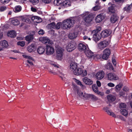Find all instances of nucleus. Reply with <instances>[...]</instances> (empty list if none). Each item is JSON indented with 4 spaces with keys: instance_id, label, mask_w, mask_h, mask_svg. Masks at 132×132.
<instances>
[{
    "instance_id": "864d4df0",
    "label": "nucleus",
    "mask_w": 132,
    "mask_h": 132,
    "mask_svg": "<svg viewBox=\"0 0 132 132\" xmlns=\"http://www.w3.org/2000/svg\"><path fill=\"white\" fill-rule=\"evenodd\" d=\"M83 39L84 40H91V38L89 37L86 36H85L83 37Z\"/></svg>"
},
{
    "instance_id": "c03bdc74",
    "label": "nucleus",
    "mask_w": 132,
    "mask_h": 132,
    "mask_svg": "<svg viewBox=\"0 0 132 132\" xmlns=\"http://www.w3.org/2000/svg\"><path fill=\"white\" fill-rule=\"evenodd\" d=\"M87 71L86 70H84L83 69H82V71L81 72V75L82 76H85L87 75Z\"/></svg>"
},
{
    "instance_id": "f03ea898",
    "label": "nucleus",
    "mask_w": 132,
    "mask_h": 132,
    "mask_svg": "<svg viewBox=\"0 0 132 132\" xmlns=\"http://www.w3.org/2000/svg\"><path fill=\"white\" fill-rule=\"evenodd\" d=\"M85 54L88 59L93 60L94 59H96L98 58L99 55L94 54L93 53L91 50H89V49L87 50L85 52Z\"/></svg>"
},
{
    "instance_id": "ea45409f",
    "label": "nucleus",
    "mask_w": 132,
    "mask_h": 132,
    "mask_svg": "<svg viewBox=\"0 0 132 132\" xmlns=\"http://www.w3.org/2000/svg\"><path fill=\"white\" fill-rule=\"evenodd\" d=\"M62 1L61 0H55L54 2V4L55 5H62Z\"/></svg>"
},
{
    "instance_id": "20e7f679",
    "label": "nucleus",
    "mask_w": 132,
    "mask_h": 132,
    "mask_svg": "<svg viewBox=\"0 0 132 132\" xmlns=\"http://www.w3.org/2000/svg\"><path fill=\"white\" fill-rule=\"evenodd\" d=\"M84 17V20L87 23H90L92 20V16L88 12H86L82 15Z\"/></svg>"
},
{
    "instance_id": "2eb2a0df",
    "label": "nucleus",
    "mask_w": 132,
    "mask_h": 132,
    "mask_svg": "<svg viewBox=\"0 0 132 132\" xmlns=\"http://www.w3.org/2000/svg\"><path fill=\"white\" fill-rule=\"evenodd\" d=\"M111 33V31L110 30H105L102 31L101 34L102 36L106 37L109 36Z\"/></svg>"
},
{
    "instance_id": "a211bd4d",
    "label": "nucleus",
    "mask_w": 132,
    "mask_h": 132,
    "mask_svg": "<svg viewBox=\"0 0 132 132\" xmlns=\"http://www.w3.org/2000/svg\"><path fill=\"white\" fill-rule=\"evenodd\" d=\"M22 56L24 58L27 59V62L30 65H33L32 62L34 61L33 59L31 56L26 55H23Z\"/></svg>"
},
{
    "instance_id": "c9c22d12",
    "label": "nucleus",
    "mask_w": 132,
    "mask_h": 132,
    "mask_svg": "<svg viewBox=\"0 0 132 132\" xmlns=\"http://www.w3.org/2000/svg\"><path fill=\"white\" fill-rule=\"evenodd\" d=\"M122 86V84H121L120 83L118 85L116 86L115 87L116 90V92H118L121 89Z\"/></svg>"
},
{
    "instance_id": "0e129e2a",
    "label": "nucleus",
    "mask_w": 132,
    "mask_h": 132,
    "mask_svg": "<svg viewBox=\"0 0 132 132\" xmlns=\"http://www.w3.org/2000/svg\"><path fill=\"white\" fill-rule=\"evenodd\" d=\"M96 84L99 87H100L101 86V84L100 82L99 81L97 80L96 81Z\"/></svg>"
},
{
    "instance_id": "7ed1b4c3",
    "label": "nucleus",
    "mask_w": 132,
    "mask_h": 132,
    "mask_svg": "<svg viewBox=\"0 0 132 132\" xmlns=\"http://www.w3.org/2000/svg\"><path fill=\"white\" fill-rule=\"evenodd\" d=\"M56 58L60 60L62 59L63 55L64 49L60 47H58L56 48Z\"/></svg>"
},
{
    "instance_id": "13d9d810",
    "label": "nucleus",
    "mask_w": 132,
    "mask_h": 132,
    "mask_svg": "<svg viewBox=\"0 0 132 132\" xmlns=\"http://www.w3.org/2000/svg\"><path fill=\"white\" fill-rule=\"evenodd\" d=\"M6 9V7L4 6H2L0 8V11H3L5 10Z\"/></svg>"
},
{
    "instance_id": "412c9836",
    "label": "nucleus",
    "mask_w": 132,
    "mask_h": 132,
    "mask_svg": "<svg viewBox=\"0 0 132 132\" xmlns=\"http://www.w3.org/2000/svg\"><path fill=\"white\" fill-rule=\"evenodd\" d=\"M77 65L76 63L72 62L70 63L69 68L71 70L74 71L77 69Z\"/></svg>"
},
{
    "instance_id": "f704fd0d",
    "label": "nucleus",
    "mask_w": 132,
    "mask_h": 132,
    "mask_svg": "<svg viewBox=\"0 0 132 132\" xmlns=\"http://www.w3.org/2000/svg\"><path fill=\"white\" fill-rule=\"evenodd\" d=\"M73 80L78 85H80L81 87L83 88L84 87V85L82 84L81 82L80 81L75 78H73Z\"/></svg>"
},
{
    "instance_id": "4468645a",
    "label": "nucleus",
    "mask_w": 132,
    "mask_h": 132,
    "mask_svg": "<svg viewBox=\"0 0 132 132\" xmlns=\"http://www.w3.org/2000/svg\"><path fill=\"white\" fill-rule=\"evenodd\" d=\"M92 87L93 90L95 93L102 96L104 94L103 93L98 91V88L96 85H93Z\"/></svg>"
},
{
    "instance_id": "9b49d317",
    "label": "nucleus",
    "mask_w": 132,
    "mask_h": 132,
    "mask_svg": "<svg viewBox=\"0 0 132 132\" xmlns=\"http://www.w3.org/2000/svg\"><path fill=\"white\" fill-rule=\"evenodd\" d=\"M93 39L95 42L99 41L101 38V35L100 32H95L93 33Z\"/></svg>"
},
{
    "instance_id": "69168bd1",
    "label": "nucleus",
    "mask_w": 132,
    "mask_h": 132,
    "mask_svg": "<svg viewBox=\"0 0 132 132\" xmlns=\"http://www.w3.org/2000/svg\"><path fill=\"white\" fill-rule=\"evenodd\" d=\"M123 91L125 92H127L129 90V89L128 88L126 87H124L123 89Z\"/></svg>"
},
{
    "instance_id": "dca6fc26",
    "label": "nucleus",
    "mask_w": 132,
    "mask_h": 132,
    "mask_svg": "<svg viewBox=\"0 0 132 132\" xmlns=\"http://www.w3.org/2000/svg\"><path fill=\"white\" fill-rule=\"evenodd\" d=\"M82 80V81L86 85H90L93 83L92 81L87 77H84Z\"/></svg>"
},
{
    "instance_id": "79ce46f5",
    "label": "nucleus",
    "mask_w": 132,
    "mask_h": 132,
    "mask_svg": "<svg viewBox=\"0 0 132 132\" xmlns=\"http://www.w3.org/2000/svg\"><path fill=\"white\" fill-rule=\"evenodd\" d=\"M101 28L100 26H98L97 27L96 29L93 31L91 33H93L95 32H100V31L101 30Z\"/></svg>"
},
{
    "instance_id": "4c0bfd02",
    "label": "nucleus",
    "mask_w": 132,
    "mask_h": 132,
    "mask_svg": "<svg viewBox=\"0 0 132 132\" xmlns=\"http://www.w3.org/2000/svg\"><path fill=\"white\" fill-rule=\"evenodd\" d=\"M62 22H59L57 23L56 25L55 24V29H59L60 27L62 28Z\"/></svg>"
},
{
    "instance_id": "f8f14e48",
    "label": "nucleus",
    "mask_w": 132,
    "mask_h": 132,
    "mask_svg": "<svg viewBox=\"0 0 132 132\" xmlns=\"http://www.w3.org/2000/svg\"><path fill=\"white\" fill-rule=\"evenodd\" d=\"M78 32L76 31L70 32L68 35V37L70 39H73L76 38L78 36Z\"/></svg>"
},
{
    "instance_id": "e2e57ef3",
    "label": "nucleus",
    "mask_w": 132,
    "mask_h": 132,
    "mask_svg": "<svg viewBox=\"0 0 132 132\" xmlns=\"http://www.w3.org/2000/svg\"><path fill=\"white\" fill-rule=\"evenodd\" d=\"M45 3H48L51 2L50 0H42Z\"/></svg>"
},
{
    "instance_id": "a18cd8bd",
    "label": "nucleus",
    "mask_w": 132,
    "mask_h": 132,
    "mask_svg": "<svg viewBox=\"0 0 132 132\" xmlns=\"http://www.w3.org/2000/svg\"><path fill=\"white\" fill-rule=\"evenodd\" d=\"M15 12H18L21 11V7L19 6L18 5L15 7Z\"/></svg>"
},
{
    "instance_id": "72a5a7b5",
    "label": "nucleus",
    "mask_w": 132,
    "mask_h": 132,
    "mask_svg": "<svg viewBox=\"0 0 132 132\" xmlns=\"http://www.w3.org/2000/svg\"><path fill=\"white\" fill-rule=\"evenodd\" d=\"M55 23L54 22H52L48 24L47 26V28L48 29H55Z\"/></svg>"
},
{
    "instance_id": "338daca9",
    "label": "nucleus",
    "mask_w": 132,
    "mask_h": 132,
    "mask_svg": "<svg viewBox=\"0 0 132 132\" xmlns=\"http://www.w3.org/2000/svg\"><path fill=\"white\" fill-rule=\"evenodd\" d=\"M112 62L113 65L114 66H116V61L113 58L112 59Z\"/></svg>"
},
{
    "instance_id": "7c9ffc66",
    "label": "nucleus",
    "mask_w": 132,
    "mask_h": 132,
    "mask_svg": "<svg viewBox=\"0 0 132 132\" xmlns=\"http://www.w3.org/2000/svg\"><path fill=\"white\" fill-rule=\"evenodd\" d=\"M0 45L3 47L6 48L7 47L8 45L7 42L4 40L0 42Z\"/></svg>"
},
{
    "instance_id": "2f4dec72",
    "label": "nucleus",
    "mask_w": 132,
    "mask_h": 132,
    "mask_svg": "<svg viewBox=\"0 0 132 132\" xmlns=\"http://www.w3.org/2000/svg\"><path fill=\"white\" fill-rule=\"evenodd\" d=\"M37 52L39 54H43L45 51L44 48L42 47H39L37 49Z\"/></svg>"
},
{
    "instance_id": "49530a36",
    "label": "nucleus",
    "mask_w": 132,
    "mask_h": 132,
    "mask_svg": "<svg viewBox=\"0 0 132 132\" xmlns=\"http://www.w3.org/2000/svg\"><path fill=\"white\" fill-rule=\"evenodd\" d=\"M126 104L124 103H122L119 104V106L120 109L125 108L126 107Z\"/></svg>"
},
{
    "instance_id": "f3484780",
    "label": "nucleus",
    "mask_w": 132,
    "mask_h": 132,
    "mask_svg": "<svg viewBox=\"0 0 132 132\" xmlns=\"http://www.w3.org/2000/svg\"><path fill=\"white\" fill-rule=\"evenodd\" d=\"M104 73L102 71L98 72L96 75V78L98 80L102 79L104 77Z\"/></svg>"
},
{
    "instance_id": "f257e3e1",
    "label": "nucleus",
    "mask_w": 132,
    "mask_h": 132,
    "mask_svg": "<svg viewBox=\"0 0 132 132\" xmlns=\"http://www.w3.org/2000/svg\"><path fill=\"white\" fill-rule=\"evenodd\" d=\"M77 19V18L73 17L64 20L62 22V28L65 29H70L73 26Z\"/></svg>"
},
{
    "instance_id": "aec40b11",
    "label": "nucleus",
    "mask_w": 132,
    "mask_h": 132,
    "mask_svg": "<svg viewBox=\"0 0 132 132\" xmlns=\"http://www.w3.org/2000/svg\"><path fill=\"white\" fill-rule=\"evenodd\" d=\"M108 5L110 6L108 8L109 12L111 13L114 12L115 11L114 7H115V5L114 4H112L111 3H109Z\"/></svg>"
},
{
    "instance_id": "4be33fe9",
    "label": "nucleus",
    "mask_w": 132,
    "mask_h": 132,
    "mask_svg": "<svg viewBox=\"0 0 132 132\" xmlns=\"http://www.w3.org/2000/svg\"><path fill=\"white\" fill-rule=\"evenodd\" d=\"M63 7H67L71 5V2L69 0H65L62 3Z\"/></svg>"
},
{
    "instance_id": "393cba45",
    "label": "nucleus",
    "mask_w": 132,
    "mask_h": 132,
    "mask_svg": "<svg viewBox=\"0 0 132 132\" xmlns=\"http://www.w3.org/2000/svg\"><path fill=\"white\" fill-rule=\"evenodd\" d=\"M16 32L13 30L8 32L7 33V36L11 38L14 37L16 36Z\"/></svg>"
},
{
    "instance_id": "5701e85b",
    "label": "nucleus",
    "mask_w": 132,
    "mask_h": 132,
    "mask_svg": "<svg viewBox=\"0 0 132 132\" xmlns=\"http://www.w3.org/2000/svg\"><path fill=\"white\" fill-rule=\"evenodd\" d=\"M31 19L34 22L37 23H39L42 21V20L40 18L36 16H32L31 18Z\"/></svg>"
},
{
    "instance_id": "a19ab883",
    "label": "nucleus",
    "mask_w": 132,
    "mask_h": 132,
    "mask_svg": "<svg viewBox=\"0 0 132 132\" xmlns=\"http://www.w3.org/2000/svg\"><path fill=\"white\" fill-rule=\"evenodd\" d=\"M121 114L125 116H127L128 115V112L125 109H121Z\"/></svg>"
},
{
    "instance_id": "bb28decb",
    "label": "nucleus",
    "mask_w": 132,
    "mask_h": 132,
    "mask_svg": "<svg viewBox=\"0 0 132 132\" xmlns=\"http://www.w3.org/2000/svg\"><path fill=\"white\" fill-rule=\"evenodd\" d=\"M10 20L11 21V23L14 25H17L19 24V21L16 19H11Z\"/></svg>"
},
{
    "instance_id": "b1692460",
    "label": "nucleus",
    "mask_w": 132,
    "mask_h": 132,
    "mask_svg": "<svg viewBox=\"0 0 132 132\" xmlns=\"http://www.w3.org/2000/svg\"><path fill=\"white\" fill-rule=\"evenodd\" d=\"M103 109L108 114L115 118L116 116L115 114L113 112L110 111L108 108L104 107L103 108Z\"/></svg>"
},
{
    "instance_id": "0eeeda50",
    "label": "nucleus",
    "mask_w": 132,
    "mask_h": 132,
    "mask_svg": "<svg viewBox=\"0 0 132 132\" xmlns=\"http://www.w3.org/2000/svg\"><path fill=\"white\" fill-rule=\"evenodd\" d=\"M78 47L79 50L81 51H83L85 52L87 50L89 49L87 45L82 43H80Z\"/></svg>"
},
{
    "instance_id": "6ab92c4d",
    "label": "nucleus",
    "mask_w": 132,
    "mask_h": 132,
    "mask_svg": "<svg viewBox=\"0 0 132 132\" xmlns=\"http://www.w3.org/2000/svg\"><path fill=\"white\" fill-rule=\"evenodd\" d=\"M105 18V16L103 14H100L96 17L95 19L96 21V22L99 23L101 21Z\"/></svg>"
},
{
    "instance_id": "3c124183",
    "label": "nucleus",
    "mask_w": 132,
    "mask_h": 132,
    "mask_svg": "<svg viewBox=\"0 0 132 132\" xmlns=\"http://www.w3.org/2000/svg\"><path fill=\"white\" fill-rule=\"evenodd\" d=\"M100 6H96L93 8V10L94 11H97L100 9Z\"/></svg>"
},
{
    "instance_id": "ddd939ff",
    "label": "nucleus",
    "mask_w": 132,
    "mask_h": 132,
    "mask_svg": "<svg viewBox=\"0 0 132 132\" xmlns=\"http://www.w3.org/2000/svg\"><path fill=\"white\" fill-rule=\"evenodd\" d=\"M108 44V41H103L98 44V47L99 49L102 50L106 47Z\"/></svg>"
},
{
    "instance_id": "9d476101",
    "label": "nucleus",
    "mask_w": 132,
    "mask_h": 132,
    "mask_svg": "<svg viewBox=\"0 0 132 132\" xmlns=\"http://www.w3.org/2000/svg\"><path fill=\"white\" fill-rule=\"evenodd\" d=\"M110 51L109 49L106 48L103 51L102 58L104 59H107L110 55Z\"/></svg>"
},
{
    "instance_id": "09e8293b",
    "label": "nucleus",
    "mask_w": 132,
    "mask_h": 132,
    "mask_svg": "<svg viewBox=\"0 0 132 132\" xmlns=\"http://www.w3.org/2000/svg\"><path fill=\"white\" fill-rule=\"evenodd\" d=\"M29 1L34 5H35L39 2L38 0H29Z\"/></svg>"
},
{
    "instance_id": "e433bc0d",
    "label": "nucleus",
    "mask_w": 132,
    "mask_h": 132,
    "mask_svg": "<svg viewBox=\"0 0 132 132\" xmlns=\"http://www.w3.org/2000/svg\"><path fill=\"white\" fill-rule=\"evenodd\" d=\"M107 98L108 101L110 102L114 101L115 99V97L114 96L111 95H109L107 96Z\"/></svg>"
},
{
    "instance_id": "603ef678",
    "label": "nucleus",
    "mask_w": 132,
    "mask_h": 132,
    "mask_svg": "<svg viewBox=\"0 0 132 132\" xmlns=\"http://www.w3.org/2000/svg\"><path fill=\"white\" fill-rule=\"evenodd\" d=\"M108 86L110 87H113L115 85L112 82H110L108 84Z\"/></svg>"
},
{
    "instance_id": "4d7b16f0",
    "label": "nucleus",
    "mask_w": 132,
    "mask_h": 132,
    "mask_svg": "<svg viewBox=\"0 0 132 132\" xmlns=\"http://www.w3.org/2000/svg\"><path fill=\"white\" fill-rule=\"evenodd\" d=\"M86 60V57L83 56L82 57L81 62L82 63H84Z\"/></svg>"
},
{
    "instance_id": "680f3d73",
    "label": "nucleus",
    "mask_w": 132,
    "mask_h": 132,
    "mask_svg": "<svg viewBox=\"0 0 132 132\" xmlns=\"http://www.w3.org/2000/svg\"><path fill=\"white\" fill-rule=\"evenodd\" d=\"M31 10L32 11L34 12H35L36 11H37V9H36V8H34L33 7H31Z\"/></svg>"
},
{
    "instance_id": "1a4fd4ad",
    "label": "nucleus",
    "mask_w": 132,
    "mask_h": 132,
    "mask_svg": "<svg viewBox=\"0 0 132 132\" xmlns=\"http://www.w3.org/2000/svg\"><path fill=\"white\" fill-rule=\"evenodd\" d=\"M50 45H46V54L48 55L53 54L54 52V50Z\"/></svg>"
},
{
    "instance_id": "473e14b6",
    "label": "nucleus",
    "mask_w": 132,
    "mask_h": 132,
    "mask_svg": "<svg viewBox=\"0 0 132 132\" xmlns=\"http://www.w3.org/2000/svg\"><path fill=\"white\" fill-rule=\"evenodd\" d=\"M35 48V46L34 44H31L30 45L28 46L27 47V50L28 52H31L33 51Z\"/></svg>"
},
{
    "instance_id": "37998d69",
    "label": "nucleus",
    "mask_w": 132,
    "mask_h": 132,
    "mask_svg": "<svg viewBox=\"0 0 132 132\" xmlns=\"http://www.w3.org/2000/svg\"><path fill=\"white\" fill-rule=\"evenodd\" d=\"M113 74L111 73H110L108 74V80H112L113 79Z\"/></svg>"
},
{
    "instance_id": "de8ad7c7",
    "label": "nucleus",
    "mask_w": 132,
    "mask_h": 132,
    "mask_svg": "<svg viewBox=\"0 0 132 132\" xmlns=\"http://www.w3.org/2000/svg\"><path fill=\"white\" fill-rule=\"evenodd\" d=\"M25 44V42L24 41H19L17 43V45H20L22 47L24 46Z\"/></svg>"
},
{
    "instance_id": "423d86ee",
    "label": "nucleus",
    "mask_w": 132,
    "mask_h": 132,
    "mask_svg": "<svg viewBox=\"0 0 132 132\" xmlns=\"http://www.w3.org/2000/svg\"><path fill=\"white\" fill-rule=\"evenodd\" d=\"M76 46L75 43L72 42L68 44L66 46L67 51L69 52H71L74 50Z\"/></svg>"
},
{
    "instance_id": "774afa93",
    "label": "nucleus",
    "mask_w": 132,
    "mask_h": 132,
    "mask_svg": "<svg viewBox=\"0 0 132 132\" xmlns=\"http://www.w3.org/2000/svg\"><path fill=\"white\" fill-rule=\"evenodd\" d=\"M27 20V19H25L24 18L22 17L21 19V21H23L24 22H26V20Z\"/></svg>"
},
{
    "instance_id": "c85d7f7f",
    "label": "nucleus",
    "mask_w": 132,
    "mask_h": 132,
    "mask_svg": "<svg viewBox=\"0 0 132 132\" xmlns=\"http://www.w3.org/2000/svg\"><path fill=\"white\" fill-rule=\"evenodd\" d=\"M89 98H90L94 101H96L98 100V98L97 97L91 94H89L88 99Z\"/></svg>"
},
{
    "instance_id": "8fccbe9b",
    "label": "nucleus",
    "mask_w": 132,
    "mask_h": 132,
    "mask_svg": "<svg viewBox=\"0 0 132 132\" xmlns=\"http://www.w3.org/2000/svg\"><path fill=\"white\" fill-rule=\"evenodd\" d=\"M113 79L112 80H115L118 79L119 78L116 75L114 74H113Z\"/></svg>"
},
{
    "instance_id": "39448f33",
    "label": "nucleus",
    "mask_w": 132,
    "mask_h": 132,
    "mask_svg": "<svg viewBox=\"0 0 132 132\" xmlns=\"http://www.w3.org/2000/svg\"><path fill=\"white\" fill-rule=\"evenodd\" d=\"M77 94L79 97L80 98L84 100L88 99L89 94L86 93L85 92H82L81 91H78Z\"/></svg>"
},
{
    "instance_id": "cd10ccee",
    "label": "nucleus",
    "mask_w": 132,
    "mask_h": 132,
    "mask_svg": "<svg viewBox=\"0 0 132 132\" xmlns=\"http://www.w3.org/2000/svg\"><path fill=\"white\" fill-rule=\"evenodd\" d=\"M118 18V17L116 15L113 14L111 16V21L112 23H114L117 20Z\"/></svg>"
},
{
    "instance_id": "6e6552de",
    "label": "nucleus",
    "mask_w": 132,
    "mask_h": 132,
    "mask_svg": "<svg viewBox=\"0 0 132 132\" xmlns=\"http://www.w3.org/2000/svg\"><path fill=\"white\" fill-rule=\"evenodd\" d=\"M39 40L42 42L43 43L47 45H50L51 44L50 39L47 37H40L39 38Z\"/></svg>"
},
{
    "instance_id": "5fc2aeb1",
    "label": "nucleus",
    "mask_w": 132,
    "mask_h": 132,
    "mask_svg": "<svg viewBox=\"0 0 132 132\" xmlns=\"http://www.w3.org/2000/svg\"><path fill=\"white\" fill-rule=\"evenodd\" d=\"M38 33L40 35H43L44 33V31L42 29H40L38 31Z\"/></svg>"
},
{
    "instance_id": "c756f323",
    "label": "nucleus",
    "mask_w": 132,
    "mask_h": 132,
    "mask_svg": "<svg viewBox=\"0 0 132 132\" xmlns=\"http://www.w3.org/2000/svg\"><path fill=\"white\" fill-rule=\"evenodd\" d=\"M34 38L33 35H30L26 36L25 37L26 40L29 43L31 42Z\"/></svg>"
},
{
    "instance_id": "6e6d98bb",
    "label": "nucleus",
    "mask_w": 132,
    "mask_h": 132,
    "mask_svg": "<svg viewBox=\"0 0 132 132\" xmlns=\"http://www.w3.org/2000/svg\"><path fill=\"white\" fill-rule=\"evenodd\" d=\"M10 0H1L2 3L5 4L8 3Z\"/></svg>"
},
{
    "instance_id": "a878e982",
    "label": "nucleus",
    "mask_w": 132,
    "mask_h": 132,
    "mask_svg": "<svg viewBox=\"0 0 132 132\" xmlns=\"http://www.w3.org/2000/svg\"><path fill=\"white\" fill-rule=\"evenodd\" d=\"M82 69L81 68H77L74 71V73L76 75H81Z\"/></svg>"
},
{
    "instance_id": "052dcab7",
    "label": "nucleus",
    "mask_w": 132,
    "mask_h": 132,
    "mask_svg": "<svg viewBox=\"0 0 132 132\" xmlns=\"http://www.w3.org/2000/svg\"><path fill=\"white\" fill-rule=\"evenodd\" d=\"M125 95V93L123 92H120V96L123 97Z\"/></svg>"
},
{
    "instance_id": "bf43d9fd",
    "label": "nucleus",
    "mask_w": 132,
    "mask_h": 132,
    "mask_svg": "<svg viewBox=\"0 0 132 132\" xmlns=\"http://www.w3.org/2000/svg\"><path fill=\"white\" fill-rule=\"evenodd\" d=\"M59 75L60 77L62 78V79H63V76L64 75V74L60 72Z\"/></svg>"
},
{
    "instance_id": "58836bf2",
    "label": "nucleus",
    "mask_w": 132,
    "mask_h": 132,
    "mask_svg": "<svg viewBox=\"0 0 132 132\" xmlns=\"http://www.w3.org/2000/svg\"><path fill=\"white\" fill-rule=\"evenodd\" d=\"M132 7V3L130 5H127L123 9L124 10L126 11H129Z\"/></svg>"
}]
</instances>
